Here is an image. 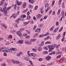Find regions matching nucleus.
Wrapping results in <instances>:
<instances>
[{
    "instance_id": "obj_1",
    "label": "nucleus",
    "mask_w": 66,
    "mask_h": 66,
    "mask_svg": "<svg viewBox=\"0 0 66 66\" xmlns=\"http://www.w3.org/2000/svg\"><path fill=\"white\" fill-rule=\"evenodd\" d=\"M24 28H22L19 29V31H17L16 33L17 35L20 37L21 39H22V35L21 32H22V30H24Z\"/></svg>"
},
{
    "instance_id": "obj_2",
    "label": "nucleus",
    "mask_w": 66,
    "mask_h": 66,
    "mask_svg": "<svg viewBox=\"0 0 66 66\" xmlns=\"http://www.w3.org/2000/svg\"><path fill=\"white\" fill-rule=\"evenodd\" d=\"M50 47L51 48H55V47L56 48H58L60 46V45H56V44H54L52 45H51V46H50Z\"/></svg>"
},
{
    "instance_id": "obj_3",
    "label": "nucleus",
    "mask_w": 66,
    "mask_h": 66,
    "mask_svg": "<svg viewBox=\"0 0 66 66\" xmlns=\"http://www.w3.org/2000/svg\"><path fill=\"white\" fill-rule=\"evenodd\" d=\"M3 11L4 12V14H6L7 13V12H8V10H7V9L6 8V7H5L4 8Z\"/></svg>"
},
{
    "instance_id": "obj_4",
    "label": "nucleus",
    "mask_w": 66,
    "mask_h": 66,
    "mask_svg": "<svg viewBox=\"0 0 66 66\" xmlns=\"http://www.w3.org/2000/svg\"><path fill=\"white\" fill-rule=\"evenodd\" d=\"M24 60H27L28 61H29L31 65H33V63H32V61L30 60V59H29L27 57H24Z\"/></svg>"
},
{
    "instance_id": "obj_5",
    "label": "nucleus",
    "mask_w": 66,
    "mask_h": 66,
    "mask_svg": "<svg viewBox=\"0 0 66 66\" xmlns=\"http://www.w3.org/2000/svg\"><path fill=\"white\" fill-rule=\"evenodd\" d=\"M17 49L16 48H11V50H10L9 51V52L10 53H11V52H12V51H17Z\"/></svg>"
},
{
    "instance_id": "obj_6",
    "label": "nucleus",
    "mask_w": 66,
    "mask_h": 66,
    "mask_svg": "<svg viewBox=\"0 0 66 66\" xmlns=\"http://www.w3.org/2000/svg\"><path fill=\"white\" fill-rule=\"evenodd\" d=\"M48 47L49 49L50 50L48 51V52H50L51 51V52H53V51L52 50H54V48H52V47H50V46L49 45L48 46Z\"/></svg>"
},
{
    "instance_id": "obj_7",
    "label": "nucleus",
    "mask_w": 66,
    "mask_h": 66,
    "mask_svg": "<svg viewBox=\"0 0 66 66\" xmlns=\"http://www.w3.org/2000/svg\"><path fill=\"white\" fill-rule=\"evenodd\" d=\"M12 62L13 63V64H19V62L18 61H14V60L12 59Z\"/></svg>"
},
{
    "instance_id": "obj_8",
    "label": "nucleus",
    "mask_w": 66,
    "mask_h": 66,
    "mask_svg": "<svg viewBox=\"0 0 66 66\" xmlns=\"http://www.w3.org/2000/svg\"><path fill=\"white\" fill-rule=\"evenodd\" d=\"M65 34H66V32L65 31L63 33V38H62L61 39L62 41H64V40H65V39H65V38H64V37H65Z\"/></svg>"
},
{
    "instance_id": "obj_9",
    "label": "nucleus",
    "mask_w": 66,
    "mask_h": 66,
    "mask_svg": "<svg viewBox=\"0 0 66 66\" xmlns=\"http://www.w3.org/2000/svg\"><path fill=\"white\" fill-rule=\"evenodd\" d=\"M17 5H18V6L22 4V2H19L18 1H17Z\"/></svg>"
},
{
    "instance_id": "obj_10",
    "label": "nucleus",
    "mask_w": 66,
    "mask_h": 66,
    "mask_svg": "<svg viewBox=\"0 0 66 66\" xmlns=\"http://www.w3.org/2000/svg\"><path fill=\"white\" fill-rule=\"evenodd\" d=\"M29 3H30V2L32 4H33L34 3V2H35V1H34V0H29Z\"/></svg>"
},
{
    "instance_id": "obj_11",
    "label": "nucleus",
    "mask_w": 66,
    "mask_h": 66,
    "mask_svg": "<svg viewBox=\"0 0 66 66\" xmlns=\"http://www.w3.org/2000/svg\"><path fill=\"white\" fill-rule=\"evenodd\" d=\"M40 31V29H39V28H37L35 30V32H39V31Z\"/></svg>"
},
{
    "instance_id": "obj_12",
    "label": "nucleus",
    "mask_w": 66,
    "mask_h": 66,
    "mask_svg": "<svg viewBox=\"0 0 66 66\" xmlns=\"http://www.w3.org/2000/svg\"><path fill=\"white\" fill-rule=\"evenodd\" d=\"M46 59L47 61H49L51 59V57L50 56L46 57Z\"/></svg>"
},
{
    "instance_id": "obj_13",
    "label": "nucleus",
    "mask_w": 66,
    "mask_h": 66,
    "mask_svg": "<svg viewBox=\"0 0 66 66\" xmlns=\"http://www.w3.org/2000/svg\"><path fill=\"white\" fill-rule=\"evenodd\" d=\"M23 40H21L19 41V43L20 44H23Z\"/></svg>"
},
{
    "instance_id": "obj_14",
    "label": "nucleus",
    "mask_w": 66,
    "mask_h": 66,
    "mask_svg": "<svg viewBox=\"0 0 66 66\" xmlns=\"http://www.w3.org/2000/svg\"><path fill=\"white\" fill-rule=\"evenodd\" d=\"M41 17H42V15L40 14H38L37 16V18H38V19H39V18H40Z\"/></svg>"
},
{
    "instance_id": "obj_15",
    "label": "nucleus",
    "mask_w": 66,
    "mask_h": 66,
    "mask_svg": "<svg viewBox=\"0 0 66 66\" xmlns=\"http://www.w3.org/2000/svg\"><path fill=\"white\" fill-rule=\"evenodd\" d=\"M44 41H42L41 42V44L39 45V46L40 47L43 46L44 45Z\"/></svg>"
},
{
    "instance_id": "obj_16",
    "label": "nucleus",
    "mask_w": 66,
    "mask_h": 66,
    "mask_svg": "<svg viewBox=\"0 0 66 66\" xmlns=\"http://www.w3.org/2000/svg\"><path fill=\"white\" fill-rule=\"evenodd\" d=\"M31 54L32 56L34 57H36V55L34 53H31Z\"/></svg>"
},
{
    "instance_id": "obj_17",
    "label": "nucleus",
    "mask_w": 66,
    "mask_h": 66,
    "mask_svg": "<svg viewBox=\"0 0 66 66\" xmlns=\"http://www.w3.org/2000/svg\"><path fill=\"white\" fill-rule=\"evenodd\" d=\"M6 47H3L0 48V49L1 51H2L3 52V50H4L5 49H6Z\"/></svg>"
},
{
    "instance_id": "obj_18",
    "label": "nucleus",
    "mask_w": 66,
    "mask_h": 66,
    "mask_svg": "<svg viewBox=\"0 0 66 66\" xmlns=\"http://www.w3.org/2000/svg\"><path fill=\"white\" fill-rule=\"evenodd\" d=\"M5 1V0H2L1 2H2L0 4V6H2L3 5V2L4 1Z\"/></svg>"
},
{
    "instance_id": "obj_19",
    "label": "nucleus",
    "mask_w": 66,
    "mask_h": 66,
    "mask_svg": "<svg viewBox=\"0 0 66 66\" xmlns=\"http://www.w3.org/2000/svg\"><path fill=\"white\" fill-rule=\"evenodd\" d=\"M26 17V15L25 14L22 15L21 16V18H25Z\"/></svg>"
},
{
    "instance_id": "obj_20",
    "label": "nucleus",
    "mask_w": 66,
    "mask_h": 66,
    "mask_svg": "<svg viewBox=\"0 0 66 66\" xmlns=\"http://www.w3.org/2000/svg\"><path fill=\"white\" fill-rule=\"evenodd\" d=\"M60 34H59L58 35V36L56 37V40H58V39H59L60 38Z\"/></svg>"
},
{
    "instance_id": "obj_21",
    "label": "nucleus",
    "mask_w": 66,
    "mask_h": 66,
    "mask_svg": "<svg viewBox=\"0 0 66 66\" xmlns=\"http://www.w3.org/2000/svg\"><path fill=\"white\" fill-rule=\"evenodd\" d=\"M58 29H59V27H57L56 29H55L54 31V32H55V33L56 32V31H57L58 30Z\"/></svg>"
},
{
    "instance_id": "obj_22",
    "label": "nucleus",
    "mask_w": 66,
    "mask_h": 66,
    "mask_svg": "<svg viewBox=\"0 0 66 66\" xmlns=\"http://www.w3.org/2000/svg\"><path fill=\"white\" fill-rule=\"evenodd\" d=\"M43 54H48V52L47 51H44L43 52Z\"/></svg>"
},
{
    "instance_id": "obj_23",
    "label": "nucleus",
    "mask_w": 66,
    "mask_h": 66,
    "mask_svg": "<svg viewBox=\"0 0 66 66\" xmlns=\"http://www.w3.org/2000/svg\"><path fill=\"white\" fill-rule=\"evenodd\" d=\"M2 26L4 28H5V29H7V27H6V26L5 25V24H3Z\"/></svg>"
},
{
    "instance_id": "obj_24",
    "label": "nucleus",
    "mask_w": 66,
    "mask_h": 66,
    "mask_svg": "<svg viewBox=\"0 0 66 66\" xmlns=\"http://www.w3.org/2000/svg\"><path fill=\"white\" fill-rule=\"evenodd\" d=\"M49 6V4L48 3H46L45 5V7H48Z\"/></svg>"
},
{
    "instance_id": "obj_25",
    "label": "nucleus",
    "mask_w": 66,
    "mask_h": 66,
    "mask_svg": "<svg viewBox=\"0 0 66 66\" xmlns=\"http://www.w3.org/2000/svg\"><path fill=\"white\" fill-rule=\"evenodd\" d=\"M3 52L4 53H6L7 52V51L6 50H4L3 51Z\"/></svg>"
},
{
    "instance_id": "obj_26",
    "label": "nucleus",
    "mask_w": 66,
    "mask_h": 66,
    "mask_svg": "<svg viewBox=\"0 0 66 66\" xmlns=\"http://www.w3.org/2000/svg\"><path fill=\"white\" fill-rule=\"evenodd\" d=\"M31 42H35L36 40V39H31Z\"/></svg>"
},
{
    "instance_id": "obj_27",
    "label": "nucleus",
    "mask_w": 66,
    "mask_h": 66,
    "mask_svg": "<svg viewBox=\"0 0 66 66\" xmlns=\"http://www.w3.org/2000/svg\"><path fill=\"white\" fill-rule=\"evenodd\" d=\"M50 6H49L48 7V8L45 11L46 13V12H47L48 10H49V9H50Z\"/></svg>"
},
{
    "instance_id": "obj_28",
    "label": "nucleus",
    "mask_w": 66,
    "mask_h": 66,
    "mask_svg": "<svg viewBox=\"0 0 66 66\" xmlns=\"http://www.w3.org/2000/svg\"><path fill=\"white\" fill-rule=\"evenodd\" d=\"M44 34H43L42 35H41L39 36V37H41V38L44 37Z\"/></svg>"
},
{
    "instance_id": "obj_29",
    "label": "nucleus",
    "mask_w": 66,
    "mask_h": 66,
    "mask_svg": "<svg viewBox=\"0 0 66 66\" xmlns=\"http://www.w3.org/2000/svg\"><path fill=\"white\" fill-rule=\"evenodd\" d=\"M42 47H39L38 49V51H42Z\"/></svg>"
},
{
    "instance_id": "obj_30",
    "label": "nucleus",
    "mask_w": 66,
    "mask_h": 66,
    "mask_svg": "<svg viewBox=\"0 0 66 66\" xmlns=\"http://www.w3.org/2000/svg\"><path fill=\"white\" fill-rule=\"evenodd\" d=\"M26 6V3H24L23 4V7H24V8H25Z\"/></svg>"
},
{
    "instance_id": "obj_31",
    "label": "nucleus",
    "mask_w": 66,
    "mask_h": 66,
    "mask_svg": "<svg viewBox=\"0 0 66 66\" xmlns=\"http://www.w3.org/2000/svg\"><path fill=\"white\" fill-rule=\"evenodd\" d=\"M43 24H40L39 25V28H42L43 27Z\"/></svg>"
},
{
    "instance_id": "obj_32",
    "label": "nucleus",
    "mask_w": 66,
    "mask_h": 66,
    "mask_svg": "<svg viewBox=\"0 0 66 66\" xmlns=\"http://www.w3.org/2000/svg\"><path fill=\"white\" fill-rule=\"evenodd\" d=\"M41 11V12L42 14H43V12H44V9H41L40 10Z\"/></svg>"
},
{
    "instance_id": "obj_33",
    "label": "nucleus",
    "mask_w": 66,
    "mask_h": 66,
    "mask_svg": "<svg viewBox=\"0 0 66 66\" xmlns=\"http://www.w3.org/2000/svg\"><path fill=\"white\" fill-rule=\"evenodd\" d=\"M62 6L63 9L65 8V5H64V3H63L62 4Z\"/></svg>"
},
{
    "instance_id": "obj_34",
    "label": "nucleus",
    "mask_w": 66,
    "mask_h": 66,
    "mask_svg": "<svg viewBox=\"0 0 66 66\" xmlns=\"http://www.w3.org/2000/svg\"><path fill=\"white\" fill-rule=\"evenodd\" d=\"M53 54H55V52H52V53H50L49 55H51Z\"/></svg>"
},
{
    "instance_id": "obj_35",
    "label": "nucleus",
    "mask_w": 66,
    "mask_h": 66,
    "mask_svg": "<svg viewBox=\"0 0 66 66\" xmlns=\"http://www.w3.org/2000/svg\"><path fill=\"white\" fill-rule=\"evenodd\" d=\"M19 19H18L17 20H15V22H16V23H19Z\"/></svg>"
},
{
    "instance_id": "obj_36",
    "label": "nucleus",
    "mask_w": 66,
    "mask_h": 66,
    "mask_svg": "<svg viewBox=\"0 0 66 66\" xmlns=\"http://www.w3.org/2000/svg\"><path fill=\"white\" fill-rule=\"evenodd\" d=\"M28 10V9H26L25 10H24L23 12H22V13H26L27 11Z\"/></svg>"
},
{
    "instance_id": "obj_37",
    "label": "nucleus",
    "mask_w": 66,
    "mask_h": 66,
    "mask_svg": "<svg viewBox=\"0 0 66 66\" xmlns=\"http://www.w3.org/2000/svg\"><path fill=\"white\" fill-rule=\"evenodd\" d=\"M29 22H25L24 23V24H25V25H27V24H29Z\"/></svg>"
},
{
    "instance_id": "obj_38",
    "label": "nucleus",
    "mask_w": 66,
    "mask_h": 66,
    "mask_svg": "<svg viewBox=\"0 0 66 66\" xmlns=\"http://www.w3.org/2000/svg\"><path fill=\"white\" fill-rule=\"evenodd\" d=\"M19 65L20 66H22V63L21 62H19Z\"/></svg>"
},
{
    "instance_id": "obj_39",
    "label": "nucleus",
    "mask_w": 66,
    "mask_h": 66,
    "mask_svg": "<svg viewBox=\"0 0 66 66\" xmlns=\"http://www.w3.org/2000/svg\"><path fill=\"white\" fill-rule=\"evenodd\" d=\"M32 50L33 51H34V52H35L36 51V50H37L36 49H35V48H33L32 49Z\"/></svg>"
},
{
    "instance_id": "obj_40",
    "label": "nucleus",
    "mask_w": 66,
    "mask_h": 66,
    "mask_svg": "<svg viewBox=\"0 0 66 66\" xmlns=\"http://www.w3.org/2000/svg\"><path fill=\"white\" fill-rule=\"evenodd\" d=\"M51 42L47 41L45 43L46 44H50Z\"/></svg>"
},
{
    "instance_id": "obj_41",
    "label": "nucleus",
    "mask_w": 66,
    "mask_h": 66,
    "mask_svg": "<svg viewBox=\"0 0 66 66\" xmlns=\"http://www.w3.org/2000/svg\"><path fill=\"white\" fill-rule=\"evenodd\" d=\"M63 58H62L60 60H59V62H60L61 63H62V62H63Z\"/></svg>"
},
{
    "instance_id": "obj_42",
    "label": "nucleus",
    "mask_w": 66,
    "mask_h": 66,
    "mask_svg": "<svg viewBox=\"0 0 66 66\" xmlns=\"http://www.w3.org/2000/svg\"><path fill=\"white\" fill-rule=\"evenodd\" d=\"M27 18L28 19H30L31 18V16L30 15H28L27 17Z\"/></svg>"
},
{
    "instance_id": "obj_43",
    "label": "nucleus",
    "mask_w": 66,
    "mask_h": 66,
    "mask_svg": "<svg viewBox=\"0 0 66 66\" xmlns=\"http://www.w3.org/2000/svg\"><path fill=\"white\" fill-rule=\"evenodd\" d=\"M8 37H9V38H12V35H9L8 36Z\"/></svg>"
},
{
    "instance_id": "obj_44",
    "label": "nucleus",
    "mask_w": 66,
    "mask_h": 66,
    "mask_svg": "<svg viewBox=\"0 0 66 66\" xmlns=\"http://www.w3.org/2000/svg\"><path fill=\"white\" fill-rule=\"evenodd\" d=\"M49 37H50L49 36H47V37H46V38H45L44 39L45 40H47V39H48V38H49Z\"/></svg>"
},
{
    "instance_id": "obj_45",
    "label": "nucleus",
    "mask_w": 66,
    "mask_h": 66,
    "mask_svg": "<svg viewBox=\"0 0 66 66\" xmlns=\"http://www.w3.org/2000/svg\"><path fill=\"white\" fill-rule=\"evenodd\" d=\"M29 7L31 8V9H32V8H33V6H32V5H29Z\"/></svg>"
},
{
    "instance_id": "obj_46",
    "label": "nucleus",
    "mask_w": 66,
    "mask_h": 66,
    "mask_svg": "<svg viewBox=\"0 0 66 66\" xmlns=\"http://www.w3.org/2000/svg\"><path fill=\"white\" fill-rule=\"evenodd\" d=\"M14 26L15 27H16V28H18V26H17V24L15 23H14Z\"/></svg>"
},
{
    "instance_id": "obj_47",
    "label": "nucleus",
    "mask_w": 66,
    "mask_h": 66,
    "mask_svg": "<svg viewBox=\"0 0 66 66\" xmlns=\"http://www.w3.org/2000/svg\"><path fill=\"white\" fill-rule=\"evenodd\" d=\"M61 55H59V56H57V57L56 58L57 59H59V58H60V57H61Z\"/></svg>"
},
{
    "instance_id": "obj_48",
    "label": "nucleus",
    "mask_w": 66,
    "mask_h": 66,
    "mask_svg": "<svg viewBox=\"0 0 66 66\" xmlns=\"http://www.w3.org/2000/svg\"><path fill=\"white\" fill-rule=\"evenodd\" d=\"M56 26H59V22H57L56 23Z\"/></svg>"
},
{
    "instance_id": "obj_49",
    "label": "nucleus",
    "mask_w": 66,
    "mask_h": 66,
    "mask_svg": "<svg viewBox=\"0 0 66 66\" xmlns=\"http://www.w3.org/2000/svg\"><path fill=\"white\" fill-rule=\"evenodd\" d=\"M48 35L49 33H46L45 35H44V36H47V35Z\"/></svg>"
},
{
    "instance_id": "obj_50",
    "label": "nucleus",
    "mask_w": 66,
    "mask_h": 66,
    "mask_svg": "<svg viewBox=\"0 0 66 66\" xmlns=\"http://www.w3.org/2000/svg\"><path fill=\"white\" fill-rule=\"evenodd\" d=\"M54 4V1H53L52 2V6H53Z\"/></svg>"
},
{
    "instance_id": "obj_51",
    "label": "nucleus",
    "mask_w": 66,
    "mask_h": 66,
    "mask_svg": "<svg viewBox=\"0 0 66 66\" xmlns=\"http://www.w3.org/2000/svg\"><path fill=\"white\" fill-rule=\"evenodd\" d=\"M3 55L4 56H7V54L6 53H4Z\"/></svg>"
},
{
    "instance_id": "obj_52",
    "label": "nucleus",
    "mask_w": 66,
    "mask_h": 66,
    "mask_svg": "<svg viewBox=\"0 0 66 66\" xmlns=\"http://www.w3.org/2000/svg\"><path fill=\"white\" fill-rule=\"evenodd\" d=\"M39 61L42 62L43 61V59L41 58H40L39 59Z\"/></svg>"
},
{
    "instance_id": "obj_53",
    "label": "nucleus",
    "mask_w": 66,
    "mask_h": 66,
    "mask_svg": "<svg viewBox=\"0 0 66 66\" xmlns=\"http://www.w3.org/2000/svg\"><path fill=\"white\" fill-rule=\"evenodd\" d=\"M11 7H12L10 6V7H9L7 8V10H8V11H9L10 9H11Z\"/></svg>"
},
{
    "instance_id": "obj_54",
    "label": "nucleus",
    "mask_w": 66,
    "mask_h": 66,
    "mask_svg": "<svg viewBox=\"0 0 66 66\" xmlns=\"http://www.w3.org/2000/svg\"><path fill=\"white\" fill-rule=\"evenodd\" d=\"M52 65V63H51L48 64L47 65L49 66Z\"/></svg>"
},
{
    "instance_id": "obj_55",
    "label": "nucleus",
    "mask_w": 66,
    "mask_h": 66,
    "mask_svg": "<svg viewBox=\"0 0 66 66\" xmlns=\"http://www.w3.org/2000/svg\"><path fill=\"white\" fill-rule=\"evenodd\" d=\"M37 8H38V6H36L35 7V10H36L37 9Z\"/></svg>"
},
{
    "instance_id": "obj_56",
    "label": "nucleus",
    "mask_w": 66,
    "mask_h": 66,
    "mask_svg": "<svg viewBox=\"0 0 66 66\" xmlns=\"http://www.w3.org/2000/svg\"><path fill=\"white\" fill-rule=\"evenodd\" d=\"M17 56H18V57H19L20 56V54H19V53L17 55H16Z\"/></svg>"
},
{
    "instance_id": "obj_57",
    "label": "nucleus",
    "mask_w": 66,
    "mask_h": 66,
    "mask_svg": "<svg viewBox=\"0 0 66 66\" xmlns=\"http://www.w3.org/2000/svg\"><path fill=\"white\" fill-rule=\"evenodd\" d=\"M0 11L2 12H3V9L1 7H0Z\"/></svg>"
},
{
    "instance_id": "obj_58",
    "label": "nucleus",
    "mask_w": 66,
    "mask_h": 66,
    "mask_svg": "<svg viewBox=\"0 0 66 66\" xmlns=\"http://www.w3.org/2000/svg\"><path fill=\"white\" fill-rule=\"evenodd\" d=\"M23 36L26 37L27 35V34H23Z\"/></svg>"
},
{
    "instance_id": "obj_59",
    "label": "nucleus",
    "mask_w": 66,
    "mask_h": 66,
    "mask_svg": "<svg viewBox=\"0 0 66 66\" xmlns=\"http://www.w3.org/2000/svg\"><path fill=\"white\" fill-rule=\"evenodd\" d=\"M44 49L46 50H48V49L47 48V47H44Z\"/></svg>"
},
{
    "instance_id": "obj_60",
    "label": "nucleus",
    "mask_w": 66,
    "mask_h": 66,
    "mask_svg": "<svg viewBox=\"0 0 66 66\" xmlns=\"http://www.w3.org/2000/svg\"><path fill=\"white\" fill-rule=\"evenodd\" d=\"M26 38H30V36H27V37H26Z\"/></svg>"
},
{
    "instance_id": "obj_61",
    "label": "nucleus",
    "mask_w": 66,
    "mask_h": 66,
    "mask_svg": "<svg viewBox=\"0 0 66 66\" xmlns=\"http://www.w3.org/2000/svg\"><path fill=\"white\" fill-rule=\"evenodd\" d=\"M26 31L27 32V33H28V34H29L30 33V32H29V31H28V30H26Z\"/></svg>"
},
{
    "instance_id": "obj_62",
    "label": "nucleus",
    "mask_w": 66,
    "mask_h": 66,
    "mask_svg": "<svg viewBox=\"0 0 66 66\" xmlns=\"http://www.w3.org/2000/svg\"><path fill=\"white\" fill-rule=\"evenodd\" d=\"M31 44H32L31 42H28V44L29 45H31Z\"/></svg>"
},
{
    "instance_id": "obj_63",
    "label": "nucleus",
    "mask_w": 66,
    "mask_h": 66,
    "mask_svg": "<svg viewBox=\"0 0 66 66\" xmlns=\"http://www.w3.org/2000/svg\"><path fill=\"white\" fill-rule=\"evenodd\" d=\"M2 65L3 66H5L6 65L4 63H2Z\"/></svg>"
},
{
    "instance_id": "obj_64",
    "label": "nucleus",
    "mask_w": 66,
    "mask_h": 66,
    "mask_svg": "<svg viewBox=\"0 0 66 66\" xmlns=\"http://www.w3.org/2000/svg\"><path fill=\"white\" fill-rule=\"evenodd\" d=\"M33 19L34 20H36V17H35V16H34L33 17Z\"/></svg>"
}]
</instances>
